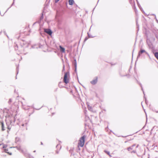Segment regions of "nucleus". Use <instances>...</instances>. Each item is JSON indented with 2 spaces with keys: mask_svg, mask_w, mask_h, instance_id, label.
Here are the masks:
<instances>
[{
  "mask_svg": "<svg viewBox=\"0 0 158 158\" xmlns=\"http://www.w3.org/2000/svg\"><path fill=\"white\" fill-rule=\"evenodd\" d=\"M4 150H5V151L6 152V153H8L10 154L9 152H8V149H7L5 148V149Z\"/></svg>",
  "mask_w": 158,
  "mask_h": 158,
  "instance_id": "nucleus-12",
  "label": "nucleus"
},
{
  "mask_svg": "<svg viewBox=\"0 0 158 158\" xmlns=\"http://www.w3.org/2000/svg\"><path fill=\"white\" fill-rule=\"evenodd\" d=\"M135 146V145H133L132 146L130 147L127 148V150L128 151H130L131 150L133 149V147Z\"/></svg>",
  "mask_w": 158,
  "mask_h": 158,
  "instance_id": "nucleus-7",
  "label": "nucleus"
},
{
  "mask_svg": "<svg viewBox=\"0 0 158 158\" xmlns=\"http://www.w3.org/2000/svg\"><path fill=\"white\" fill-rule=\"evenodd\" d=\"M59 0H56L55 1V2H58Z\"/></svg>",
  "mask_w": 158,
  "mask_h": 158,
  "instance_id": "nucleus-15",
  "label": "nucleus"
},
{
  "mask_svg": "<svg viewBox=\"0 0 158 158\" xmlns=\"http://www.w3.org/2000/svg\"><path fill=\"white\" fill-rule=\"evenodd\" d=\"M88 108L89 109V110H92V107H91V106H89V105H88Z\"/></svg>",
  "mask_w": 158,
  "mask_h": 158,
  "instance_id": "nucleus-11",
  "label": "nucleus"
},
{
  "mask_svg": "<svg viewBox=\"0 0 158 158\" xmlns=\"http://www.w3.org/2000/svg\"><path fill=\"white\" fill-rule=\"evenodd\" d=\"M97 77H96V79L93 80L91 81V83L92 84H95L96 83L97 81Z\"/></svg>",
  "mask_w": 158,
  "mask_h": 158,
  "instance_id": "nucleus-4",
  "label": "nucleus"
},
{
  "mask_svg": "<svg viewBox=\"0 0 158 158\" xmlns=\"http://www.w3.org/2000/svg\"><path fill=\"white\" fill-rule=\"evenodd\" d=\"M1 125H2V131H4V126H3V123H1Z\"/></svg>",
  "mask_w": 158,
  "mask_h": 158,
  "instance_id": "nucleus-10",
  "label": "nucleus"
},
{
  "mask_svg": "<svg viewBox=\"0 0 158 158\" xmlns=\"http://www.w3.org/2000/svg\"><path fill=\"white\" fill-rule=\"evenodd\" d=\"M64 70V66H63V70Z\"/></svg>",
  "mask_w": 158,
  "mask_h": 158,
  "instance_id": "nucleus-16",
  "label": "nucleus"
},
{
  "mask_svg": "<svg viewBox=\"0 0 158 158\" xmlns=\"http://www.w3.org/2000/svg\"><path fill=\"white\" fill-rule=\"evenodd\" d=\"M155 56L156 58L158 60V52H156L155 54Z\"/></svg>",
  "mask_w": 158,
  "mask_h": 158,
  "instance_id": "nucleus-9",
  "label": "nucleus"
},
{
  "mask_svg": "<svg viewBox=\"0 0 158 158\" xmlns=\"http://www.w3.org/2000/svg\"><path fill=\"white\" fill-rule=\"evenodd\" d=\"M44 31L50 35H51L52 33L51 31L49 29H45Z\"/></svg>",
  "mask_w": 158,
  "mask_h": 158,
  "instance_id": "nucleus-3",
  "label": "nucleus"
},
{
  "mask_svg": "<svg viewBox=\"0 0 158 158\" xmlns=\"http://www.w3.org/2000/svg\"><path fill=\"white\" fill-rule=\"evenodd\" d=\"M69 5H72L73 4L74 1L73 0H69Z\"/></svg>",
  "mask_w": 158,
  "mask_h": 158,
  "instance_id": "nucleus-6",
  "label": "nucleus"
},
{
  "mask_svg": "<svg viewBox=\"0 0 158 158\" xmlns=\"http://www.w3.org/2000/svg\"><path fill=\"white\" fill-rule=\"evenodd\" d=\"M60 48L61 51L63 52H64L65 51V49L64 48H62L61 46H60Z\"/></svg>",
  "mask_w": 158,
  "mask_h": 158,
  "instance_id": "nucleus-8",
  "label": "nucleus"
},
{
  "mask_svg": "<svg viewBox=\"0 0 158 158\" xmlns=\"http://www.w3.org/2000/svg\"><path fill=\"white\" fill-rule=\"evenodd\" d=\"M76 67H77L76 63L75 65V70H76Z\"/></svg>",
  "mask_w": 158,
  "mask_h": 158,
  "instance_id": "nucleus-14",
  "label": "nucleus"
},
{
  "mask_svg": "<svg viewBox=\"0 0 158 158\" xmlns=\"http://www.w3.org/2000/svg\"><path fill=\"white\" fill-rule=\"evenodd\" d=\"M85 143V137L84 136L82 137L80 139L79 142L78 143V146L82 147Z\"/></svg>",
  "mask_w": 158,
  "mask_h": 158,
  "instance_id": "nucleus-1",
  "label": "nucleus"
},
{
  "mask_svg": "<svg viewBox=\"0 0 158 158\" xmlns=\"http://www.w3.org/2000/svg\"><path fill=\"white\" fill-rule=\"evenodd\" d=\"M143 52H145V53L147 54H148L144 50H140V51L139 52V55H138V57L140 56V55L141 54H142V53H143Z\"/></svg>",
  "mask_w": 158,
  "mask_h": 158,
  "instance_id": "nucleus-5",
  "label": "nucleus"
},
{
  "mask_svg": "<svg viewBox=\"0 0 158 158\" xmlns=\"http://www.w3.org/2000/svg\"><path fill=\"white\" fill-rule=\"evenodd\" d=\"M68 73H65L64 77V81L65 83L66 84L68 83V82H69V80L68 78Z\"/></svg>",
  "mask_w": 158,
  "mask_h": 158,
  "instance_id": "nucleus-2",
  "label": "nucleus"
},
{
  "mask_svg": "<svg viewBox=\"0 0 158 158\" xmlns=\"http://www.w3.org/2000/svg\"><path fill=\"white\" fill-rule=\"evenodd\" d=\"M135 152H136V151H133L131 152V153H135Z\"/></svg>",
  "mask_w": 158,
  "mask_h": 158,
  "instance_id": "nucleus-13",
  "label": "nucleus"
},
{
  "mask_svg": "<svg viewBox=\"0 0 158 158\" xmlns=\"http://www.w3.org/2000/svg\"><path fill=\"white\" fill-rule=\"evenodd\" d=\"M107 153L108 154H109V152H107Z\"/></svg>",
  "mask_w": 158,
  "mask_h": 158,
  "instance_id": "nucleus-17",
  "label": "nucleus"
}]
</instances>
